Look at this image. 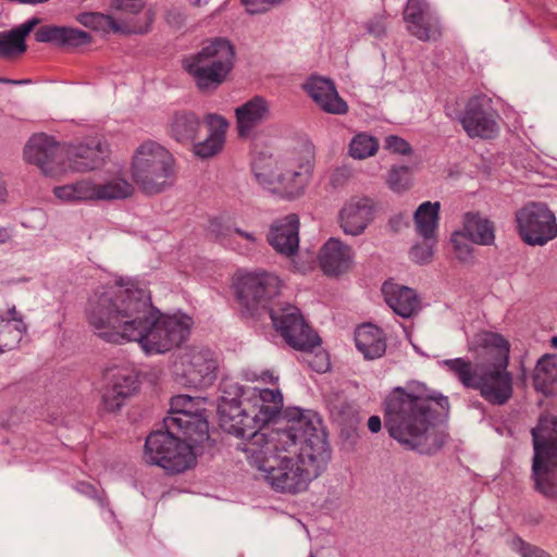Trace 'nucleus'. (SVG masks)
<instances>
[{"label": "nucleus", "mask_w": 557, "mask_h": 557, "mask_svg": "<svg viewBox=\"0 0 557 557\" xmlns=\"http://www.w3.org/2000/svg\"><path fill=\"white\" fill-rule=\"evenodd\" d=\"M384 404L385 428L403 447L431 455L443 446L446 434L437 422L448 410L447 397L407 393L397 387Z\"/></svg>", "instance_id": "obj_2"}, {"label": "nucleus", "mask_w": 557, "mask_h": 557, "mask_svg": "<svg viewBox=\"0 0 557 557\" xmlns=\"http://www.w3.org/2000/svg\"><path fill=\"white\" fill-rule=\"evenodd\" d=\"M491 355L492 363H473L469 359L453 358L441 362L466 388L478 391L481 397L494 406L505 405L513 394V375L508 371L510 345L498 333L480 332L473 343Z\"/></svg>", "instance_id": "obj_3"}, {"label": "nucleus", "mask_w": 557, "mask_h": 557, "mask_svg": "<svg viewBox=\"0 0 557 557\" xmlns=\"http://www.w3.org/2000/svg\"><path fill=\"white\" fill-rule=\"evenodd\" d=\"M146 4V0H114L113 5L116 10L126 14L139 13Z\"/></svg>", "instance_id": "obj_48"}, {"label": "nucleus", "mask_w": 557, "mask_h": 557, "mask_svg": "<svg viewBox=\"0 0 557 557\" xmlns=\"http://www.w3.org/2000/svg\"><path fill=\"white\" fill-rule=\"evenodd\" d=\"M407 30L421 41H435L442 36L438 17L426 0H408L404 9Z\"/></svg>", "instance_id": "obj_21"}, {"label": "nucleus", "mask_w": 557, "mask_h": 557, "mask_svg": "<svg viewBox=\"0 0 557 557\" xmlns=\"http://www.w3.org/2000/svg\"><path fill=\"white\" fill-rule=\"evenodd\" d=\"M355 342L357 349L366 359H375L386 350V339L383 332L372 325L363 324L356 330Z\"/></svg>", "instance_id": "obj_34"}, {"label": "nucleus", "mask_w": 557, "mask_h": 557, "mask_svg": "<svg viewBox=\"0 0 557 557\" xmlns=\"http://www.w3.org/2000/svg\"><path fill=\"white\" fill-rule=\"evenodd\" d=\"M458 120L470 138L492 139L499 133V116L492 100L483 95L471 97Z\"/></svg>", "instance_id": "obj_19"}, {"label": "nucleus", "mask_w": 557, "mask_h": 557, "mask_svg": "<svg viewBox=\"0 0 557 557\" xmlns=\"http://www.w3.org/2000/svg\"><path fill=\"white\" fill-rule=\"evenodd\" d=\"M309 557H314V555L311 553V554L309 555Z\"/></svg>", "instance_id": "obj_55"}, {"label": "nucleus", "mask_w": 557, "mask_h": 557, "mask_svg": "<svg viewBox=\"0 0 557 557\" xmlns=\"http://www.w3.org/2000/svg\"><path fill=\"white\" fill-rule=\"evenodd\" d=\"M75 21L84 27L92 30L103 33H120V34H145L149 30L153 22V13L147 11L145 13V22L137 23L133 20L116 21L111 15L102 14L99 12H82L75 16Z\"/></svg>", "instance_id": "obj_23"}, {"label": "nucleus", "mask_w": 557, "mask_h": 557, "mask_svg": "<svg viewBox=\"0 0 557 557\" xmlns=\"http://www.w3.org/2000/svg\"><path fill=\"white\" fill-rule=\"evenodd\" d=\"M251 168L259 184L284 198L295 199L304 195L310 183L314 157L309 149L292 152L280 159L259 153Z\"/></svg>", "instance_id": "obj_6"}, {"label": "nucleus", "mask_w": 557, "mask_h": 557, "mask_svg": "<svg viewBox=\"0 0 557 557\" xmlns=\"http://www.w3.org/2000/svg\"><path fill=\"white\" fill-rule=\"evenodd\" d=\"M374 203L370 198H351L339 211V225L345 234L361 235L373 221Z\"/></svg>", "instance_id": "obj_24"}, {"label": "nucleus", "mask_w": 557, "mask_h": 557, "mask_svg": "<svg viewBox=\"0 0 557 557\" xmlns=\"http://www.w3.org/2000/svg\"><path fill=\"white\" fill-rule=\"evenodd\" d=\"M38 42H47L61 48H78L89 45L92 37L79 28L58 25H44L35 32Z\"/></svg>", "instance_id": "obj_26"}, {"label": "nucleus", "mask_w": 557, "mask_h": 557, "mask_svg": "<svg viewBox=\"0 0 557 557\" xmlns=\"http://www.w3.org/2000/svg\"><path fill=\"white\" fill-rule=\"evenodd\" d=\"M261 379H262V381L270 382V383H274V381H276V379L273 376V374H271L269 372H263L261 375Z\"/></svg>", "instance_id": "obj_52"}, {"label": "nucleus", "mask_w": 557, "mask_h": 557, "mask_svg": "<svg viewBox=\"0 0 557 557\" xmlns=\"http://www.w3.org/2000/svg\"><path fill=\"white\" fill-rule=\"evenodd\" d=\"M104 377L102 405L107 411L115 412L138 391V377L133 370L119 367L107 370Z\"/></svg>", "instance_id": "obj_20"}, {"label": "nucleus", "mask_w": 557, "mask_h": 557, "mask_svg": "<svg viewBox=\"0 0 557 557\" xmlns=\"http://www.w3.org/2000/svg\"><path fill=\"white\" fill-rule=\"evenodd\" d=\"M319 423V419H315L313 430L300 436L296 454L278 455L277 461L264 472V480L275 491L290 494L304 492L326 468L331 454L325 434L318 428Z\"/></svg>", "instance_id": "obj_4"}, {"label": "nucleus", "mask_w": 557, "mask_h": 557, "mask_svg": "<svg viewBox=\"0 0 557 557\" xmlns=\"http://www.w3.org/2000/svg\"><path fill=\"white\" fill-rule=\"evenodd\" d=\"M305 89L323 111L332 114L347 112V103L338 96L334 84L330 79L311 77L305 84Z\"/></svg>", "instance_id": "obj_27"}, {"label": "nucleus", "mask_w": 557, "mask_h": 557, "mask_svg": "<svg viewBox=\"0 0 557 557\" xmlns=\"http://www.w3.org/2000/svg\"><path fill=\"white\" fill-rule=\"evenodd\" d=\"M436 242L433 240H424L421 244L414 245L410 250V258L412 261L425 264L432 261L433 259V247Z\"/></svg>", "instance_id": "obj_45"}, {"label": "nucleus", "mask_w": 557, "mask_h": 557, "mask_svg": "<svg viewBox=\"0 0 557 557\" xmlns=\"http://www.w3.org/2000/svg\"><path fill=\"white\" fill-rule=\"evenodd\" d=\"M385 29H386L385 18L381 15L374 16L368 23L369 33L376 38L382 37L385 34Z\"/></svg>", "instance_id": "obj_49"}, {"label": "nucleus", "mask_w": 557, "mask_h": 557, "mask_svg": "<svg viewBox=\"0 0 557 557\" xmlns=\"http://www.w3.org/2000/svg\"><path fill=\"white\" fill-rule=\"evenodd\" d=\"M196 444L177 430L154 431L146 440L144 458L148 463L180 473L195 463L193 447Z\"/></svg>", "instance_id": "obj_13"}, {"label": "nucleus", "mask_w": 557, "mask_h": 557, "mask_svg": "<svg viewBox=\"0 0 557 557\" xmlns=\"http://www.w3.org/2000/svg\"><path fill=\"white\" fill-rule=\"evenodd\" d=\"M510 549L520 555V557H553L543 548L525 542L520 536L512 537L508 543Z\"/></svg>", "instance_id": "obj_43"}, {"label": "nucleus", "mask_w": 557, "mask_h": 557, "mask_svg": "<svg viewBox=\"0 0 557 557\" xmlns=\"http://www.w3.org/2000/svg\"><path fill=\"white\" fill-rule=\"evenodd\" d=\"M320 265L326 275H339L348 271L352 263V250L336 238H330L321 248Z\"/></svg>", "instance_id": "obj_28"}, {"label": "nucleus", "mask_w": 557, "mask_h": 557, "mask_svg": "<svg viewBox=\"0 0 557 557\" xmlns=\"http://www.w3.org/2000/svg\"><path fill=\"white\" fill-rule=\"evenodd\" d=\"M387 185L395 193H403L412 185L411 170L407 165L393 166L387 176Z\"/></svg>", "instance_id": "obj_40"}, {"label": "nucleus", "mask_w": 557, "mask_h": 557, "mask_svg": "<svg viewBox=\"0 0 557 557\" xmlns=\"http://www.w3.org/2000/svg\"><path fill=\"white\" fill-rule=\"evenodd\" d=\"M39 23L38 17H33L9 32H0V58L5 60L20 58L27 49L25 38Z\"/></svg>", "instance_id": "obj_31"}, {"label": "nucleus", "mask_w": 557, "mask_h": 557, "mask_svg": "<svg viewBox=\"0 0 557 557\" xmlns=\"http://www.w3.org/2000/svg\"><path fill=\"white\" fill-rule=\"evenodd\" d=\"M438 212L440 202L431 201L422 202L416 210L413 215L416 230L424 240L437 242Z\"/></svg>", "instance_id": "obj_37"}, {"label": "nucleus", "mask_w": 557, "mask_h": 557, "mask_svg": "<svg viewBox=\"0 0 557 557\" xmlns=\"http://www.w3.org/2000/svg\"><path fill=\"white\" fill-rule=\"evenodd\" d=\"M205 123L207 136L201 139L199 116L194 112L178 111L169 121V135L182 145H191L197 157L207 159L222 150L228 123L224 117L212 113L206 115Z\"/></svg>", "instance_id": "obj_9"}, {"label": "nucleus", "mask_w": 557, "mask_h": 557, "mask_svg": "<svg viewBox=\"0 0 557 557\" xmlns=\"http://www.w3.org/2000/svg\"><path fill=\"white\" fill-rule=\"evenodd\" d=\"M96 201L121 200L134 194V186L121 175L112 176L103 182H95Z\"/></svg>", "instance_id": "obj_38"}, {"label": "nucleus", "mask_w": 557, "mask_h": 557, "mask_svg": "<svg viewBox=\"0 0 557 557\" xmlns=\"http://www.w3.org/2000/svg\"><path fill=\"white\" fill-rule=\"evenodd\" d=\"M384 148L397 154L406 156L411 153L410 144L396 135H391L385 138Z\"/></svg>", "instance_id": "obj_46"}, {"label": "nucleus", "mask_w": 557, "mask_h": 557, "mask_svg": "<svg viewBox=\"0 0 557 557\" xmlns=\"http://www.w3.org/2000/svg\"><path fill=\"white\" fill-rule=\"evenodd\" d=\"M534 387L544 395L557 389V355H544L536 363L533 375Z\"/></svg>", "instance_id": "obj_35"}, {"label": "nucleus", "mask_w": 557, "mask_h": 557, "mask_svg": "<svg viewBox=\"0 0 557 557\" xmlns=\"http://www.w3.org/2000/svg\"><path fill=\"white\" fill-rule=\"evenodd\" d=\"M175 174V159L161 144L147 140L134 151L131 175L145 194L162 193L172 185Z\"/></svg>", "instance_id": "obj_10"}, {"label": "nucleus", "mask_w": 557, "mask_h": 557, "mask_svg": "<svg viewBox=\"0 0 557 557\" xmlns=\"http://www.w3.org/2000/svg\"><path fill=\"white\" fill-rule=\"evenodd\" d=\"M205 404V398H194L188 395L172 397L169 416L163 420L164 428L177 430L194 443H202L209 437Z\"/></svg>", "instance_id": "obj_14"}, {"label": "nucleus", "mask_w": 557, "mask_h": 557, "mask_svg": "<svg viewBox=\"0 0 557 557\" xmlns=\"http://www.w3.org/2000/svg\"><path fill=\"white\" fill-rule=\"evenodd\" d=\"M280 278L269 272H248L237 278L236 293L240 305L253 314L259 309L271 310L289 304H276L270 307V302L280 294Z\"/></svg>", "instance_id": "obj_16"}, {"label": "nucleus", "mask_w": 557, "mask_h": 557, "mask_svg": "<svg viewBox=\"0 0 557 557\" xmlns=\"http://www.w3.org/2000/svg\"><path fill=\"white\" fill-rule=\"evenodd\" d=\"M516 223L521 239L531 246H543L557 236L556 218L541 202H529L519 209Z\"/></svg>", "instance_id": "obj_17"}, {"label": "nucleus", "mask_w": 557, "mask_h": 557, "mask_svg": "<svg viewBox=\"0 0 557 557\" xmlns=\"http://www.w3.org/2000/svg\"><path fill=\"white\" fill-rule=\"evenodd\" d=\"M209 2V0H190V3L194 5V7H201V5H205Z\"/></svg>", "instance_id": "obj_53"}, {"label": "nucleus", "mask_w": 557, "mask_h": 557, "mask_svg": "<svg viewBox=\"0 0 557 557\" xmlns=\"http://www.w3.org/2000/svg\"><path fill=\"white\" fill-rule=\"evenodd\" d=\"M462 231L471 243L491 246L495 243V224L479 212H467L463 216Z\"/></svg>", "instance_id": "obj_33"}, {"label": "nucleus", "mask_w": 557, "mask_h": 557, "mask_svg": "<svg viewBox=\"0 0 557 557\" xmlns=\"http://www.w3.org/2000/svg\"><path fill=\"white\" fill-rule=\"evenodd\" d=\"M237 131L240 137H246L269 116V103L262 97L256 96L235 109Z\"/></svg>", "instance_id": "obj_30"}, {"label": "nucleus", "mask_w": 557, "mask_h": 557, "mask_svg": "<svg viewBox=\"0 0 557 557\" xmlns=\"http://www.w3.org/2000/svg\"><path fill=\"white\" fill-rule=\"evenodd\" d=\"M382 293L391 309L403 318H410L420 308V300L412 288L393 282H385Z\"/></svg>", "instance_id": "obj_29"}, {"label": "nucleus", "mask_w": 557, "mask_h": 557, "mask_svg": "<svg viewBox=\"0 0 557 557\" xmlns=\"http://www.w3.org/2000/svg\"><path fill=\"white\" fill-rule=\"evenodd\" d=\"M26 329L23 317L14 305L0 311V352L16 348Z\"/></svg>", "instance_id": "obj_32"}, {"label": "nucleus", "mask_w": 557, "mask_h": 557, "mask_svg": "<svg viewBox=\"0 0 557 557\" xmlns=\"http://www.w3.org/2000/svg\"><path fill=\"white\" fill-rule=\"evenodd\" d=\"M368 428L372 433H377L382 428V421L379 416H371L368 420Z\"/></svg>", "instance_id": "obj_50"}, {"label": "nucleus", "mask_w": 557, "mask_h": 557, "mask_svg": "<svg viewBox=\"0 0 557 557\" xmlns=\"http://www.w3.org/2000/svg\"><path fill=\"white\" fill-rule=\"evenodd\" d=\"M535 488L547 498L557 499V418L542 416L532 429Z\"/></svg>", "instance_id": "obj_11"}, {"label": "nucleus", "mask_w": 557, "mask_h": 557, "mask_svg": "<svg viewBox=\"0 0 557 557\" xmlns=\"http://www.w3.org/2000/svg\"><path fill=\"white\" fill-rule=\"evenodd\" d=\"M299 219L296 214H288L274 221L268 234V242L275 251L290 257L299 246Z\"/></svg>", "instance_id": "obj_25"}, {"label": "nucleus", "mask_w": 557, "mask_h": 557, "mask_svg": "<svg viewBox=\"0 0 557 557\" xmlns=\"http://www.w3.org/2000/svg\"><path fill=\"white\" fill-rule=\"evenodd\" d=\"M314 422L315 420L301 414L297 420L290 421L285 429L270 430L264 426L265 424H259L244 431L243 434L234 435L242 440L237 448L246 455L250 465L264 473L277 461L278 455L297 453L300 436L313 430ZM239 425L243 426L242 423ZM244 428L246 429L245 425Z\"/></svg>", "instance_id": "obj_5"}, {"label": "nucleus", "mask_w": 557, "mask_h": 557, "mask_svg": "<svg viewBox=\"0 0 557 557\" xmlns=\"http://www.w3.org/2000/svg\"><path fill=\"white\" fill-rule=\"evenodd\" d=\"M109 153L108 145L99 138L66 145V172L90 171L100 166Z\"/></svg>", "instance_id": "obj_22"}, {"label": "nucleus", "mask_w": 557, "mask_h": 557, "mask_svg": "<svg viewBox=\"0 0 557 557\" xmlns=\"http://www.w3.org/2000/svg\"><path fill=\"white\" fill-rule=\"evenodd\" d=\"M234 45L226 38L205 40L200 49L183 61L184 70L193 77L201 91L214 90L221 86L235 65Z\"/></svg>", "instance_id": "obj_8"}, {"label": "nucleus", "mask_w": 557, "mask_h": 557, "mask_svg": "<svg viewBox=\"0 0 557 557\" xmlns=\"http://www.w3.org/2000/svg\"><path fill=\"white\" fill-rule=\"evenodd\" d=\"M271 320L288 345L305 352L304 360L311 369L319 373L329 370L327 355L324 351L312 354L311 350L320 345V338L305 322L297 307L272 309Z\"/></svg>", "instance_id": "obj_12"}, {"label": "nucleus", "mask_w": 557, "mask_h": 557, "mask_svg": "<svg viewBox=\"0 0 557 557\" xmlns=\"http://www.w3.org/2000/svg\"><path fill=\"white\" fill-rule=\"evenodd\" d=\"M55 198L63 202L96 201L95 181L90 177L78 180L71 184L55 186L52 190Z\"/></svg>", "instance_id": "obj_36"}, {"label": "nucleus", "mask_w": 557, "mask_h": 557, "mask_svg": "<svg viewBox=\"0 0 557 557\" xmlns=\"http://www.w3.org/2000/svg\"><path fill=\"white\" fill-rule=\"evenodd\" d=\"M210 232L220 242L228 246L235 245L236 238L234 236V227L222 219H214L210 223Z\"/></svg>", "instance_id": "obj_44"}, {"label": "nucleus", "mask_w": 557, "mask_h": 557, "mask_svg": "<svg viewBox=\"0 0 557 557\" xmlns=\"http://www.w3.org/2000/svg\"><path fill=\"white\" fill-rule=\"evenodd\" d=\"M86 319L94 334L104 342H136L147 355L178 347L193 324L186 314H159L146 290L122 284L97 288L88 299Z\"/></svg>", "instance_id": "obj_1"}, {"label": "nucleus", "mask_w": 557, "mask_h": 557, "mask_svg": "<svg viewBox=\"0 0 557 557\" xmlns=\"http://www.w3.org/2000/svg\"><path fill=\"white\" fill-rule=\"evenodd\" d=\"M379 149V141L375 137L367 134L359 133L350 141L349 154L354 159H366L374 156Z\"/></svg>", "instance_id": "obj_39"}, {"label": "nucleus", "mask_w": 557, "mask_h": 557, "mask_svg": "<svg viewBox=\"0 0 557 557\" xmlns=\"http://www.w3.org/2000/svg\"><path fill=\"white\" fill-rule=\"evenodd\" d=\"M550 343H552V346H553L554 348H557V336H554V337L552 338Z\"/></svg>", "instance_id": "obj_54"}, {"label": "nucleus", "mask_w": 557, "mask_h": 557, "mask_svg": "<svg viewBox=\"0 0 557 557\" xmlns=\"http://www.w3.org/2000/svg\"><path fill=\"white\" fill-rule=\"evenodd\" d=\"M234 236L236 238V243L231 247L243 255L252 252L261 243V237L256 232L240 227H234Z\"/></svg>", "instance_id": "obj_41"}, {"label": "nucleus", "mask_w": 557, "mask_h": 557, "mask_svg": "<svg viewBox=\"0 0 557 557\" xmlns=\"http://www.w3.org/2000/svg\"><path fill=\"white\" fill-rule=\"evenodd\" d=\"M66 144L45 133L34 134L24 147V159L42 174L59 177L66 173Z\"/></svg>", "instance_id": "obj_18"}, {"label": "nucleus", "mask_w": 557, "mask_h": 557, "mask_svg": "<svg viewBox=\"0 0 557 557\" xmlns=\"http://www.w3.org/2000/svg\"><path fill=\"white\" fill-rule=\"evenodd\" d=\"M243 397V395H240ZM252 399L222 397L218 411L221 428L230 434H243L259 424L270 422L283 407L278 388H255Z\"/></svg>", "instance_id": "obj_7"}, {"label": "nucleus", "mask_w": 557, "mask_h": 557, "mask_svg": "<svg viewBox=\"0 0 557 557\" xmlns=\"http://www.w3.org/2000/svg\"><path fill=\"white\" fill-rule=\"evenodd\" d=\"M450 242L454 248V253L459 261L463 263L472 261L473 243L470 242V239L468 238V236H466L462 230L455 232L451 235Z\"/></svg>", "instance_id": "obj_42"}, {"label": "nucleus", "mask_w": 557, "mask_h": 557, "mask_svg": "<svg viewBox=\"0 0 557 557\" xmlns=\"http://www.w3.org/2000/svg\"><path fill=\"white\" fill-rule=\"evenodd\" d=\"M283 0H242L246 10L250 14L267 12L274 4L281 3Z\"/></svg>", "instance_id": "obj_47"}, {"label": "nucleus", "mask_w": 557, "mask_h": 557, "mask_svg": "<svg viewBox=\"0 0 557 557\" xmlns=\"http://www.w3.org/2000/svg\"><path fill=\"white\" fill-rule=\"evenodd\" d=\"M0 83L2 84H11V85H23L29 83L28 79H10L5 77H0Z\"/></svg>", "instance_id": "obj_51"}, {"label": "nucleus", "mask_w": 557, "mask_h": 557, "mask_svg": "<svg viewBox=\"0 0 557 557\" xmlns=\"http://www.w3.org/2000/svg\"><path fill=\"white\" fill-rule=\"evenodd\" d=\"M218 361L210 349L187 347L181 350L173 361L174 380L187 387L205 388L216 379Z\"/></svg>", "instance_id": "obj_15"}]
</instances>
